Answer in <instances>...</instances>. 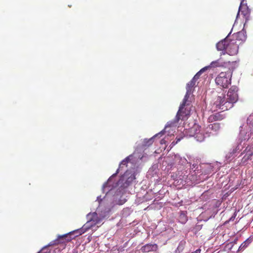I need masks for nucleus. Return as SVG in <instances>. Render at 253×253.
Returning <instances> with one entry per match:
<instances>
[{"label": "nucleus", "mask_w": 253, "mask_h": 253, "mask_svg": "<svg viewBox=\"0 0 253 253\" xmlns=\"http://www.w3.org/2000/svg\"><path fill=\"white\" fill-rule=\"evenodd\" d=\"M240 149L239 146H237L231 150L226 154L225 156L226 161L227 163L230 162L235 156V154L237 151Z\"/></svg>", "instance_id": "9d476101"}, {"label": "nucleus", "mask_w": 253, "mask_h": 253, "mask_svg": "<svg viewBox=\"0 0 253 253\" xmlns=\"http://www.w3.org/2000/svg\"><path fill=\"white\" fill-rule=\"evenodd\" d=\"M197 168V165L196 164H194L192 165V169H194Z\"/></svg>", "instance_id": "cd10ccee"}, {"label": "nucleus", "mask_w": 253, "mask_h": 253, "mask_svg": "<svg viewBox=\"0 0 253 253\" xmlns=\"http://www.w3.org/2000/svg\"><path fill=\"white\" fill-rule=\"evenodd\" d=\"M238 34L239 35H244V32L243 31H241V32H239Z\"/></svg>", "instance_id": "2f4dec72"}, {"label": "nucleus", "mask_w": 253, "mask_h": 253, "mask_svg": "<svg viewBox=\"0 0 253 253\" xmlns=\"http://www.w3.org/2000/svg\"><path fill=\"white\" fill-rule=\"evenodd\" d=\"M132 157V156L131 155L128 156V157H127L125 159H124V160H123L120 165V166H119V169L117 170V171L115 173L113 174L108 179L107 182L106 183H105L103 185V187H102V189L104 191V189L105 187H106L107 186H108V184L111 182L112 179L113 177H115L116 176V175L117 174V173H118L119 172V170L121 169H122L123 168V166H125V165H126V164L128 163V162L129 161H130V158Z\"/></svg>", "instance_id": "0eeeda50"}, {"label": "nucleus", "mask_w": 253, "mask_h": 253, "mask_svg": "<svg viewBox=\"0 0 253 253\" xmlns=\"http://www.w3.org/2000/svg\"><path fill=\"white\" fill-rule=\"evenodd\" d=\"M89 223H86L85 224L83 225V226L82 228L74 231L72 233L75 234L76 236L81 235L84 233V232H85L88 229H89ZM71 233L72 232H71L70 233Z\"/></svg>", "instance_id": "f8f14e48"}, {"label": "nucleus", "mask_w": 253, "mask_h": 253, "mask_svg": "<svg viewBox=\"0 0 253 253\" xmlns=\"http://www.w3.org/2000/svg\"><path fill=\"white\" fill-rule=\"evenodd\" d=\"M165 140H164V139H162V140H161V144L165 143Z\"/></svg>", "instance_id": "7c9ffc66"}, {"label": "nucleus", "mask_w": 253, "mask_h": 253, "mask_svg": "<svg viewBox=\"0 0 253 253\" xmlns=\"http://www.w3.org/2000/svg\"><path fill=\"white\" fill-rule=\"evenodd\" d=\"M244 0H243V1H244Z\"/></svg>", "instance_id": "72a5a7b5"}, {"label": "nucleus", "mask_w": 253, "mask_h": 253, "mask_svg": "<svg viewBox=\"0 0 253 253\" xmlns=\"http://www.w3.org/2000/svg\"><path fill=\"white\" fill-rule=\"evenodd\" d=\"M209 66H206V67L202 68V69H201L198 73H197V74L194 76V77L193 78L197 80L199 78L203 72H204L207 69L209 68Z\"/></svg>", "instance_id": "aec40b11"}, {"label": "nucleus", "mask_w": 253, "mask_h": 253, "mask_svg": "<svg viewBox=\"0 0 253 253\" xmlns=\"http://www.w3.org/2000/svg\"><path fill=\"white\" fill-rule=\"evenodd\" d=\"M246 125L253 130V114L248 118Z\"/></svg>", "instance_id": "a211bd4d"}, {"label": "nucleus", "mask_w": 253, "mask_h": 253, "mask_svg": "<svg viewBox=\"0 0 253 253\" xmlns=\"http://www.w3.org/2000/svg\"><path fill=\"white\" fill-rule=\"evenodd\" d=\"M59 242L58 240H55L51 242H50L47 246H44L43 247L39 252L37 253H46L48 252L47 250V247L54 244H58Z\"/></svg>", "instance_id": "4468645a"}, {"label": "nucleus", "mask_w": 253, "mask_h": 253, "mask_svg": "<svg viewBox=\"0 0 253 253\" xmlns=\"http://www.w3.org/2000/svg\"><path fill=\"white\" fill-rule=\"evenodd\" d=\"M177 158L178 160H179L178 163L181 165H184L188 163L187 160L185 158L177 157Z\"/></svg>", "instance_id": "5701e85b"}, {"label": "nucleus", "mask_w": 253, "mask_h": 253, "mask_svg": "<svg viewBox=\"0 0 253 253\" xmlns=\"http://www.w3.org/2000/svg\"><path fill=\"white\" fill-rule=\"evenodd\" d=\"M88 221L86 223H89V228L90 229L93 226L101 223L102 219L104 218L103 216H98L96 212L93 213H89L86 215Z\"/></svg>", "instance_id": "39448f33"}, {"label": "nucleus", "mask_w": 253, "mask_h": 253, "mask_svg": "<svg viewBox=\"0 0 253 253\" xmlns=\"http://www.w3.org/2000/svg\"><path fill=\"white\" fill-rule=\"evenodd\" d=\"M180 140V138H177L176 139V143H177L178 141H179Z\"/></svg>", "instance_id": "473e14b6"}, {"label": "nucleus", "mask_w": 253, "mask_h": 253, "mask_svg": "<svg viewBox=\"0 0 253 253\" xmlns=\"http://www.w3.org/2000/svg\"><path fill=\"white\" fill-rule=\"evenodd\" d=\"M198 127H199V126H194V127L192 128L191 130L193 131V130H195L196 131L195 132V133L196 134L195 138H196L197 139L198 141H202L204 140V137L201 134H199V132H197V128H198Z\"/></svg>", "instance_id": "dca6fc26"}, {"label": "nucleus", "mask_w": 253, "mask_h": 253, "mask_svg": "<svg viewBox=\"0 0 253 253\" xmlns=\"http://www.w3.org/2000/svg\"><path fill=\"white\" fill-rule=\"evenodd\" d=\"M197 80L193 78L191 81L186 84V92L182 101V103L180 104L179 110L177 113L175 119L167 123L165 126V129L167 127H171L174 126L178 122L183 119L184 116L187 115L186 109L184 108L185 106L189 105L191 102L192 96L190 95L193 93V88L195 86L196 81Z\"/></svg>", "instance_id": "f257e3e1"}, {"label": "nucleus", "mask_w": 253, "mask_h": 253, "mask_svg": "<svg viewBox=\"0 0 253 253\" xmlns=\"http://www.w3.org/2000/svg\"><path fill=\"white\" fill-rule=\"evenodd\" d=\"M216 115H211L209 118V120L210 121H212V120H215L216 119Z\"/></svg>", "instance_id": "a878e982"}, {"label": "nucleus", "mask_w": 253, "mask_h": 253, "mask_svg": "<svg viewBox=\"0 0 253 253\" xmlns=\"http://www.w3.org/2000/svg\"><path fill=\"white\" fill-rule=\"evenodd\" d=\"M252 130L253 129L247 125H243L240 126V136L242 139H249L251 136Z\"/></svg>", "instance_id": "423d86ee"}, {"label": "nucleus", "mask_w": 253, "mask_h": 253, "mask_svg": "<svg viewBox=\"0 0 253 253\" xmlns=\"http://www.w3.org/2000/svg\"><path fill=\"white\" fill-rule=\"evenodd\" d=\"M238 88L235 86H232L228 90L227 98L218 96L214 102V105L221 110L225 111L231 108L233 104L238 100Z\"/></svg>", "instance_id": "f03ea898"}, {"label": "nucleus", "mask_w": 253, "mask_h": 253, "mask_svg": "<svg viewBox=\"0 0 253 253\" xmlns=\"http://www.w3.org/2000/svg\"><path fill=\"white\" fill-rule=\"evenodd\" d=\"M183 250V246L181 243L179 244L178 247L175 251V253H180Z\"/></svg>", "instance_id": "b1692460"}, {"label": "nucleus", "mask_w": 253, "mask_h": 253, "mask_svg": "<svg viewBox=\"0 0 253 253\" xmlns=\"http://www.w3.org/2000/svg\"><path fill=\"white\" fill-rule=\"evenodd\" d=\"M237 53V46H235V48L232 51L230 54H236Z\"/></svg>", "instance_id": "bb28decb"}, {"label": "nucleus", "mask_w": 253, "mask_h": 253, "mask_svg": "<svg viewBox=\"0 0 253 253\" xmlns=\"http://www.w3.org/2000/svg\"><path fill=\"white\" fill-rule=\"evenodd\" d=\"M179 220L181 223L182 224H184L187 220V216L185 213L183 212H181Z\"/></svg>", "instance_id": "412c9836"}, {"label": "nucleus", "mask_w": 253, "mask_h": 253, "mask_svg": "<svg viewBox=\"0 0 253 253\" xmlns=\"http://www.w3.org/2000/svg\"><path fill=\"white\" fill-rule=\"evenodd\" d=\"M231 32L229 33L228 35L225 38L224 40L221 41L220 42H218L216 44V48L218 50L223 51L224 49H226L228 45V42L227 40V37L229 36V35L231 34Z\"/></svg>", "instance_id": "1a4fd4ad"}, {"label": "nucleus", "mask_w": 253, "mask_h": 253, "mask_svg": "<svg viewBox=\"0 0 253 253\" xmlns=\"http://www.w3.org/2000/svg\"><path fill=\"white\" fill-rule=\"evenodd\" d=\"M209 128L216 131L219 129V126L218 124H211L209 126Z\"/></svg>", "instance_id": "4be33fe9"}, {"label": "nucleus", "mask_w": 253, "mask_h": 253, "mask_svg": "<svg viewBox=\"0 0 253 253\" xmlns=\"http://www.w3.org/2000/svg\"><path fill=\"white\" fill-rule=\"evenodd\" d=\"M251 243V239L250 238L247 239L244 242H243L239 248V250H243L247 248L248 245Z\"/></svg>", "instance_id": "f3484780"}, {"label": "nucleus", "mask_w": 253, "mask_h": 253, "mask_svg": "<svg viewBox=\"0 0 253 253\" xmlns=\"http://www.w3.org/2000/svg\"><path fill=\"white\" fill-rule=\"evenodd\" d=\"M66 236H67V234H65V235H62V236H58V238H64V237H66Z\"/></svg>", "instance_id": "c85d7f7f"}, {"label": "nucleus", "mask_w": 253, "mask_h": 253, "mask_svg": "<svg viewBox=\"0 0 253 253\" xmlns=\"http://www.w3.org/2000/svg\"><path fill=\"white\" fill-rule=\"evenodd\" d=\"M115 198L117 199V195L115 196ZM126 201V199L123 197V196H121L120 198L118 200H116V204L120 205H122L124 204Z\"/></svg>", "instance_id": "6ab92c4d"}, {"label": "nucleus", "mask_w": 253, "mask_h": 253, "mask_svg": "<svg viewBox=\"0 0 253 253\" xmlns=\"http://www.w3.org/2000/svg\"><path fill=\"white\" fill-rule=\"evenodd\" d=\"M157 249L158 246L156 244H146L141 247V251L144 253H148L151 251H155Z\"/></svg>", "instance_id": "9b49d317"}, {"label": "nucleus", "mask_w": 253, "mask_h": 253, "mask_svg": "<svg viewBox=\"0 0 253 253\" xmlns=\"http://www.w3.org/2000/svg\"><path fill=\"white\" fill-rule=\"evenodd\" d=\"M201 250L198 249L195 252H193V253H200Z\"/></svg>", "instance_id": "c756f323"}, {"label": "nucleus", "mask_w": 253, "mask_h": 253, "mask_svg": "<svg viewBox=\"0 0 253 253\" xmlns=\"http://www.w3.org/2000/svg\"><path fill=\"white\" fill-rule=\"evenodd\" d=\"M134 179H135L134 174L130 173L126 170L120 177L117 183L118 185L120 186L121 188L125 189L130 185Z\"/></svg>", "instance_id": "7ed1b4c3"}, {"label": "nucleus", "mask_w": 253, "mask_h": 253, "mask_svg": "<svg viewBox=\"0 0 253 253\" xmlns=\"http://www.w3.org/2000/svg\"><path fill=\"white\" fill-rule=\"evenodd\" d=\"M217 84L223 88H227L231 84V75L230 73L221 72L215 79Z\"/></svg>", "instance_id": "20e7f679"}, {"label": "nucleus", "mask_w": 253, "mask_h": 253, "mask_svg": "<svg viewBox=\"0 0 253 253\" xmlns=\"http://www.w3.org/2000/svg\"><path fill=\"white\" fill-rule=\"evenodd\" d=\"M224 62H221L220 59H218L216 61L211 62L210 65L209 66V68L222 67L224 66Z\"/></svg>", "instance_id": "ddd939ff"}, {"label": "nucleus", "mask_w": 253, "mask_h": 253, "mask_svg": "<svg viewBox=\"0 0 253 253\" xmlns=\"http://www.w3.org/2000/svg\"><path fill=\"white\" fill-rule=\"evenodd\" d=\"M106 198V196H105L103 199H101V196H98L97 198V200L96 201H98V204H99V207H100L101 206V205L102 204V202H103V201H104L105 199Z\"/></svg>", "instance_id": "393cba45"}, {"label": "nucleus", "mask_w": 253, "mask_h": 253, "mask_svg": "<svg viewBox=\"0 0 253 253\" xmlns=\"http://www.w3.org/2000/svg\"><path fill=\"white\" fill-rule=\"evenodd\" d=\"M164 131L163 130V131H161L160 132H159V133L156 134L153 137H152V138H150L149 139H145L144 140V145L145 146H149V145L152 144L153 143V138L154 137H157V136H158L159 135L163 134H164Z\"/></svg>", "instance_id": "2eb2a0df"}, {"label": "nucleus", "mask_w": 253, "mask_h": 253, "mask_svg": "<svg viewBox=\"0 0 253 253\" xmlns=\"http://www.w3.org/2000/svg\"><path fill=\"white\" fill-rule=\"evenodd\" d=\"M250 10L247 6V4H244L243 1L242 0L240 3V5L239 8L238 12L237 13V18H238L239 13L241 12L242 14H243L247 19L249 17L250 14Z\"/></svg>", "instance_id": "6e6552de"}]
</instances>
